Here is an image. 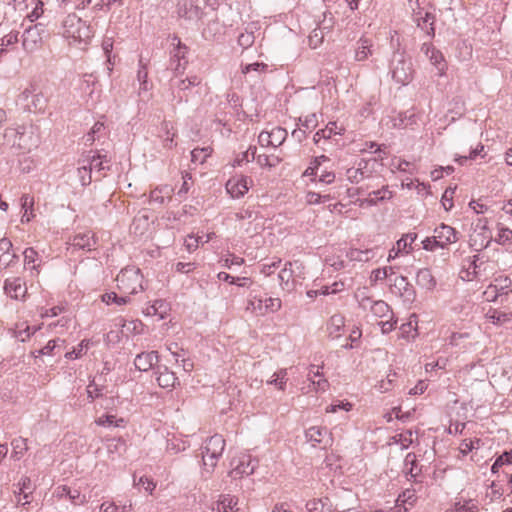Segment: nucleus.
Instances as JSON below:
<instances>
[{
	"label": "nucleus",
	"mask_w": 512,
	"mask_h": 512,
	"mask_svg": "<svg viewBox=\"0 0 512 512\" xmlns=\"http://www.w3.org/2000/svg\"><path fill=\"white\" fill-rule=\"evenodd\" d=\"M116 281L119 291L127 296L144 289L142 285L143 275L140 269L134 266L122 269L117 275Z\"/></svg>",
	"instance_id": "f257e3e1"
},
{
	"label": "nucleus",
	"mask_w": 512,
	"mask_h": 512,
	"mask_svg": "<svg viewBox=\"0 0 512 512\" xmlns=\"http://www.w3.org/2000/svg\"><path fill=\"white\" fill-rule=\"evenodd\" d=\"M63 36L80 42H86L93 36L91 27L76 14H69L62 23Z\"/></svg>",
	"instance_id": "f03ea898"
},
{
	"label": "nucleus",
	"mask_w": 512,
	"mask_h": 512,
	"mask_svg": "<svg viewBox=\"0 0 512 512\" xmlns=\"http://www.w3.org/2000/svg\"><path fill=\"white\" fill-rule=\"evenodd\" d=\"M390 73L396 83L403 86L408 85L414 76L412 60L404 53L394 54L390 64Z\"/></svg>",
	"instance_id": "7ed1b4c3"
},
{
	"label": "nucleus",
	"mask_w": 512,
	"mask_h": 512,
	"mask_svg": "<svg viewBox=\"0 0 512 512\" xmlns=\"http://www.w3.org/2000/svg\"><path fill=\"white\" fill-rule=\"evenodd\" d=\"M224 448L225 440L219 434H215L206 440L203 446L202 460L203 465L208 472L214 470L219 458L223 454Z\"/></svg>",
	"instance_id": "20e7f679"
},
{
	"label": "nucleus",
	"mask_w": 512,
	"mask_h": 512,
	"mask_svg": "<svg viewBox=\"0 0 512 512\" xmlns=\"http://www.w3.org/2000/svg\"><path fill=\"white\" fill-rule=\"evenodd\" d=\"M262 216L257 205H246L241 207L235 213V219L240 223V227L251 235L257 234L262 228Z\"/></svg>",
	"instance_id": "39448f33"
},
{
	"label": "nucleus",
	"mask_w": 512,
	"mask_h": 512,
	"mask_svg": "<svg viewBox=\"0 0 512 512\" xmlns=\"http://www.w3.org/2000/svg\"><path fill=\"white\" fill-rule=\"evenodd\" d=\"M4 137L12 146L21 150L30 151L37 146V140L33 137L32 131H28L26 126L7 128Z\"/></svg>",
	"instance_id": "423d86ee"
},
{
	"label": "nucleus",
	"mask_w": 512,
	"mask_h": 512,
	"mask_svg": "<svg viewBox=\"0 0 512 512\" xmlns=\"http://www.w3.org/2000/svg\"><path fill=\"white\" fill-rule=\"evenodd\" d=\"M17 103L28 112H42L47 100L42 93H35L33 86L24 89L17 98Z\"/></svg>",
	"instance_id": "0eeeda50"
},
{
	"label": "nucleus",
	"mask_w": 512,
	"mask_h": 512,
	"mask_svg": "<svg viewBox=\"0 0 512 512\" xmlns=\"http://www.w3.org/2000/svg\"><path fill=\"white\" fill-rule=\"evenodd\" d=\"M45 33L44 25L37 23L26 28L22 35L23 49L28 52H34L42 45L43 34Z\"/></svg>",
	"instance_id": "6e6552de"
},
{
	"label": "nucleus",
	"mask_w": 512,
	"mask_h": 512,
	"mask_svg": "<svg viewBox=\"0 0 512 512\" xmlns=\"http://www.w3.org/2000/svg\"><path fill=\"white\" fill-rule=\"evenodd\" d=\"M305 437L313 447L323 445V448L331 446L333 439L327 428L321 426H312L305 431Z\"/></svg>",
	"instance_id": "1a4fd4ad"
},
{
	"label": "nucleus",
	"mask_w": 512,
	"mask_h": 512,
	"mask_svg": "<svg viewBox=\"0 0 512 512\" xmlns=\"http://www.w3.org/2000/svg\"><path fill=\"white\" fill-rule=\"evenodd\" d=\"M231 465L234 467L229 474L233 479H238L253 474L257 466V461L252 460L249 455H244L237 460V463L233 460Z\"/></svg>",
	"instance_id": "9d476101"
},
{
	"label": "nucleus",
	"mask_w": 512,
	"mask_h": 512,
	"mask_svg": "<svg viewBox=\"0 0 512 512\" xmlns=\"http://www.w3.org/2000/svg\"><path fill=\"white\" fill-rule=\"evenodd\" d=\"M173 41H176V48L172 52L170 58V64L167 69L173 71L176 75L182 73L185 68L187 61L182 62L185 59V54L187 52V47L183 45L178 37H174Z\"/></svg>",
	"instance_id": "9b49d317"
},
{
	"label": "nucleus",
	"mask_w": 512,
	"mask_h": 512,
	"mask_svg": "<svg viewBox=\"0 0 512 512\" xmlns=\"http://www.w3.org/2000/svg\"><path fill=\"white\" fill-rule=\"evenodd\" d=\"M177 14L190 22H197L202 17V9L193 0H181L177 4Z\"/></svg>",
	"instance_id": "f8f14e48"
},
{
	"label": "nucleus",
	"mask_w": 512,
	"mask_h": 512,
	"mask_svg": "<svg viewBox=\"0 0 512 512\" xmlns=\"http://www.w3.org/2000/svg\"><path fill=\"white\" fill-rule=\"evenodd\" d=\"M423 489H424L423 486H420L419 490H417L416 487H411V488L405 489L398 496V499L396 501V505L394 508V512H407L408 507H406V505H408L409 507H412L418 499L417 494L425 493V491Z\"/></svg>",
	"instance_id": "ddd939ff"
},
{
	"label": "nucleus",
	"mask_w": 512,
	"mask_h": 512,
	"mask_svg": "<svg viewBox=\"0 0 512 512\" xmlns=\"http://www.w3.org/2000/svg\"><path fill=\"white\" fill-rule=\"evenodd\" d=\"M69 248L73 253L75 250L91 251L96 248V239L91 232H83L76 234L69 242Z\"/></svg>",
	"instance_id": "4468645a"
},
{
	"label": "nucleus",
	"mask_w": 512,
	"mask_h": 512,
	"mask_svg": "<svg viewBox=\"0 0 512 512\" xmlns=\"http://www.w3.org/2000/svg\"><path fill=\"white\" fill-rule=\"evenodd\" d=\"M391 290L394 294L403 297L405 301L412 302L415 299L414 288L404 276H396L393 279Z\"/></svg>",
	"instance_id": "2eb2a0df"
},
{
	"label": "nucleus",
	"mask_w": 512,
	"mask_h": 512,
	"mask_svg": "<svg viewBox=\"0 0 512 512\" xmlns=\"http://www.w3.org/2000/svg\"><path fill=\"white\" fill-rule=\"evenodd\" d=\"M4 290L8 296L16 300L23 299L27 293L26 284L20 277L6 279Z\"/></svg>",
	"instance_id": "dca6fc26"
},
{
	"label": "nucleus",
	"mask_w": 512,
	"mask_h": 512,
	"mask_svg": "<svg viewBox=\"0 0 512 512\" xmlns=\"http://www.w3.org/2000/svg\"><path fill=\"white\" fill-rule=\"evenodd\" d=\"M252 181L248 177H240V178H233L228 180L226 184L227 192L233 197V198H239L242 197L245 193L249 190V184Z\"/></svg>",
	"instance_id": "f3484780"
},
{
	"label": "nucleus",
	"mask_w": 512,
	"mask_h": 512,
	"mask_svg": "<svg viewBox=\"0 0 512 512\" xmlns=\"http://www.w3.org/2000/svg\"><path fill=\"white\" fill-rule=\"evenodd\" d=\"M434 235L438 241L440 248H445L447 245L457 241V232L451 226L441 224L434 230Z\"/></svg>",
	"instance_id": "a211bd4d"
},
{
	"label": "nucleus",
	"mask_w": 512,
	"mask_h": 512,
	"mask_svg": "<svg viewBox=\"0 0 512 512\" xmlns=\"http://www.w3.org/2000/svg\"><path fill=\"white\" fill-rule=\"evenodd\" d=\"M487 263L488 261H484L479 255H474L469 268L465 271L467 280L471 281L482 275H487Z\"/></svg>",
	"instance_id": "6ab92c4d"
},
{
	"label": "nucleus",
	"mask_w": 512,
	"mask_h": 512,
	"mask_svg": "<svg viewBox=\"0 0 512 512\" xmlns=\"http://www.w3.org/2000/svg\"><path fill=\"white\" fill-rule=\"evenodd\" d=\"M12 243L7 238L0 239V268H7L14 264L18 259V255L11 253Z\"/></svg>",
	"instance_id": "aec40b11"
},
{
	"label": "nucleus",
	"mask_w": 512,
	"mask_h": 512,
	"mask_svg": "<svg viewBox=\"0 0 512 512\" xmlns=\"http://www.w3.org/2000/svg\"><path fill=\"white\" fill-rule=\"evenodd\" d=\"M156 380L158 385L165 389H172L176 384H179L178 378L175 373L169 370L166 366H158L156 370Z\"/></svg>",
	"instance_id": "412c9836"
},
{
	"label": "nucleus",
	"mask_w": 512,
	"mask_h": 512,
	"mask_svg": "<svg viewBox=\"0 0 512 512\" xmlns=\"http://www.w3.org/2000/svg\"><path fill=\"white\" fill-rule=\"evenodd\" d=\"M158 362V352L139 353L134 360V365L139 371H148Z\"/></svg>",
	"instance_id": "4be33fe9"
},
{
	"label": "nucleus",
	"mask_w": 512,
	"mask_h": 512,
	"mask_svg": "<svg viewBox=\"0 0 512 512\" xmlns=\"http://www.w3.org/2000/svg\"><path fill=\"white\" fill-rule=\"evenodd\" d=\"M201 83V79L198 76L186 77L184 79H178L177 76L170 79V86L175 94V91H186L193 86H198ZM176 97V95H174Z\"/></svg>",
	"instance_id": "5701e85b"
},
{
	"label": "nucleus",
	"mask_w": 512,
	"mask_h": 512,
	"mask_svg": "<svg viewBox=\"0 0 512 512\" xmlns=\"http://www.w3.org/2000/svg\"><path fill=\"white\" fill-rule=\"evenodd\" d=\"M372 47V40L366 37H361L356 43L354 59L359 62L365 61L370 55H372Z\"/></svg>",
	"instance_id": "b1692460"
},
{
	"label": "nucleus",
	"mask_w": 512,
	"mask_h": 512,
	"mask_svg": "<svg viewBox=\"0 0 512 512\" xmlns=\"http://www.w3.org/2000/svg\"><path fill=\"white\" fill-rule=\"evenodd\" d=\"M344 128L338 126L336 122H329L325 128L318 130L313 137L315 144H318L321 139H330L333 135H342Z\"/></svg>",
	"instance_id": "393cba45"
},
{
	"label": "nucleus",
	"mask_w": 512,
	"mask_h": 512,
	"mask_svg": "<svg viewBox=\"0 0 512 512\" xmlns=\"http://www.w3.org/2000/svg\"><path fill=\"white\" fill-rule=\"evenodd\" d=\"M512 281L508 277H498L495 279L494 284H490L487 290L484 292V295H488L491 291L495 294L492 300H495L497 296L508 294V288L510 287Z\"/></svg>",
	"instance_id": "a878e982"
},
{
	"label": "nucleus",
	"mask_w": 512,
	"mask_h": 512,
	"mask_svg": "<svg viewBox=\"0 0 512 512\" xmlns=\"http://www.w3.org/2000/svg\"><path fill=\"white\" fill-rule=\"evenodd\" d=\"M416 283L423 289L433 290L436 286V279L430 269L422 268L416 274Z\"/></svg>",
	"instance_id": "bb28decb"
},
{
	"label": "nucleus",
	"mask_w": 512,
	"mask_h": 512,
	"mask_svg": "<svg viewBox=\"0 0 512 512\" xmlns=\"http://www.w3.org/2000/svg\"><path fill=\"white\" fill-rule=\"evenodd\" d=\"M345 319L341 314H334L330 317L327 323V331L329 337L337 339L341 336V331L344 328Z\"/></svg>",
	"instance_id": "cd10ccee"
},
{
	"label": "nucleus",
	"mask_w": 512,
	"mask_h": 512,
	"mask_svg": "<svg viewBox=\"0 0 512 512\" xmlns=\"http://www.w3.org/2000/svg\"><path fill=\"white\" fill-rule=\"evenodd\" d=\"M296 270L291 268V266H284L283 269L278 274V278L280 281V286L283 290L291 291L295 285L294 274Z\"/></svg>",
	"instance_id": "c85d7f7f"
},
{
	"label": "nucleus",
	"mask_w": 512,
	"mask_h": 512,
	"mask_svg": "<svg viewBox=\"0 0 512 512\" xmlns=\"http://www.w3.org/2000/svg\"><path fill=\"white\" fill-rule=\"evenodd\" d=\"M404 472L408 480L417 479L421 474V468L418 467L416 455L408 453L404 460Z\"/></svg>",
	"instance_id": "c756f323"
},
{
	"label": "nucleus",
	"mask_w": 512,
	"mask_h": 512,
	"mask_svg": "<svg viewBox=\"0 0 512 512\" xmlns=\"http://www.w3.org/2000/svg\"><path fill=\"white\" fill-rule=\"evenodd\" d=\"M479 503L474 499L457 498L450 512H478Z\"/></svg>",
	"instance_id": "7c9ffc66"
},
{
	"label": "nucleus",
	"mask_w": 512,
	"mask_h": 512,
	"mask_svg": "<svg viewBox=\"0 0 512 512\" xmlns=\"http://www.w3.org/2000/svg\"><path fill=\"white\" fill-rule=\"evenodd\" d=\"M83 162H86L90 168H92V172L95 171L96 173L109 170V163L110 160L107 158L106 155H92L88 156L86 160Z\"/></svg>",
	"instance_id": "2f4dec72"
},
{
	"label": "nucleus",
	"mask_w": 512,
	"mask_h": 512,
	"mask_svg": "<svg viewBox=\"0 0 512 512\" xmlns=\"http://www.w3.org/2000/svg\"><path fill=\"white\" fill-rule=\"evenodd\" d=\"M246 310L259 316L266 314V308L264 305V299L259 297L257 294L250 293Z\"/></svg>",
	"instance_id": "473e14b6"
},
{
	"label": "nucleus",
	"mask_w": 512,
	"mask_h": 512,
	"mask_svg": "<svg viewBox=\"0 0 512 512\" xmlns=\"http://www.w3.org/2000/svg\"><path fill=\"white\" fill-rule=\"evenodd\" d=\"M172 193L173 188L168 185L158 187L150 192V202L163 205L165 199L171 198Z\"/></svg>",
	"instance_id": "72a5a7b5"
},
{
	"label": "nucleus",
	"mask_w": 512,
	"mask_h": 512,
	"mask_svg": "<svg viewBox=\"0 0 512 512\" xmlns=\"http://www.w3.org/2000/svg\"><path fill=\"white\" fill-rule=\"evenodd\" d=\"M374 256H375V252L373 249L360 250V249H356V248H351L346 253V257L350 261H357V262H368Z\"/></svg>",
	"instance_id": "f704fd0d"
},
{
	"label": "nucleus",
	"mask_w": 512,
	"mask_h": 512,
	"mask_svg": "<svg viewBox=\"0 0 512 512\" xmlns=\"http://www.w3.org/2000/svg\"><path fill=\"white\" fill-rule=\"evenodd\" d=\"M238 504V499L235 496L221 495L220 499L217 501V511L218 512H234L237 511L236 508Z\"/></svg>",
	"instance_id": "c9c22d12"
},
{
	"label": "nucleus",
	"mask_w": 512,
	"mask_h": 512,
	"mask_svg": "<svg viewBox=\"0 0 512 512\" xmlns=\"http://www.w3.org/2000/svg\"><path fill=\"white\" fill-rule=\"evenodd\" d=\"M421 50L430 59L431 63L438 67L439 70H443V67H439L444 61L442 53L433 47L431 44L424 43Z\"/></svg>",
	"instance_id": "e433bc0d"
},
{
	"label": "nucleus",
	"mask_w": 512,
	"mask_h": 512,
	"mask_svg": "<svg viewBox=\"0 0 512 512\" xmlns=\"http://www.w3.org/2000/svg\"><path fill=\"white\" fill-rule=\"evenodd\" d=\"M306 509L308 512H333L328 498L309 500L306 503Z\"/></svg>",
	"instance_id": "4c0bfd02"
},
{
	"label": "nucleus",
	"mask_w": 512,
	"mask_h": 512,
	"mask_svg": "<svg viewBox=\"0 0 512 512\" xmlns=\"http://www.w3.org/2000/svg\"><path fill=\"white\" fill-rule=\"evenodd\" d=\"M168 311V305L163 300H156L152 305L148 306L145 310L147 316L158 315L159 319H164Z\"/></svg>",
	"instance_id": "58836bf2"
},
{
	"label": "nucleus",
	"mask_w": 512,
	"mask_h": 512,
	"mask_svg": "<svg viewBox=\"0 0 512 512\" xmlns=\"http://www.w3.org/2000/svg\"><path fill=\"white\" fill-rule=\"evenodd\" d=\"M11 446L13 449L11 458L19 460L28 449L27 439L22 437L15 438L12 440Z\"/></svg>",
	"instance_id": "ea45409f"
},
{
	"label": "nucleus",
	"mask_w": 512,
	"mask_h": 512,
	"mask_svg": "<svg viewBox=\"0 0 512 512\" xmlns=\"http://www.w3.org/2000/svg\"><path fill=\"white\" fill-rule=\"evenodd\" d=\"M366 167L365 161H360L357 168H349L346 171L347 179L351 183H359L365 178V174L363 169Z\"/></svg>",
	"instance_id": "a19ab883"
},
{
	"label": "nucleus",
	"mask_w": 512,
	"mask_h": 512,
	"mask_svg": "<svg viewBox=\"0 0 512 512\" xmlns=\"http://www.w3.org/2000/svg\"><path fill=\"white\" fill-rule=\"evenodd\" d=\"M370 311L373 313L374 316L379 318L387 317L388 315L393 313L390 306L382 300H377L373 304H371Z\"/></svg>",
	"instance_id": "79ce46f5"
},
{
	"label": "nucleus",
	"mask_w": 512,
	"mask_h": 512,
	"mask_svg": "<svg viewBox=\"0 0 512 512\" xmlns=\"http://www.w3.org/2000/svg\"><path fill=\"white\" fill-rule=\"evenodd\" d=\"M101 299L107 305L116 304L118 306L126 305L130 301V297L126 294L118 296L115 292L105 293L101 296Z\"/></svg>",
	"instance_id": "37998d69"
},
{
	"label": "nucleus",
	"mask_w": 512,
	"mask_h": 512,
	"mask_svg": "<svg viewBox=\"0 0 512 512\" xmlns=\"http://www.w3.org/2000/svg\"><path fill=\"white\" fill-rule=\"evenodd\" d=\"M24 263L26 266H29L31 270H35L36 273H39L38 267L40 266V263H36L38 261V253L37 251L32 248H26L24 251Z\"/></svg>",
	"instance_id": "c03bdc74"
},
{
	"label": "nucleus",
	"mask_w": 512,
	"mask_h": 512,
	"mask_svg": "<svg viewBox=\"0 0 512 512\" xmlns=\"http://www.w3.org/2000/svg\"><path fill=\"white\" fill-rule=\"evenodd\" d=\"M269 132V137L271 141L273 142L272 147L276 148L279 147L284 143V141L287 138V131L282 127H274Z\"/></svg>",
	"instance_id": "a18cd8bd"
},
{
	"label": "nucleus",
	"mask_w": 512,
	"mask_h": 512,
	"mask_svg": "<svg viewBox=\"0 0 512 512\" xmlns=\"http://www.w3.org/2000/svg\"><path fill=\"white\" fill-rule=\"evenodd\" d=\"M137 79L140 83L141 90H148V69L147 63L144 62L143 58L139 59V69L137 72Z\"/></svg>",
	"instance_id": "49530a36"
},
{
	"label": "nucleus",
	"mask_w": 512,
	"mask_h": 512,
	"mask_svg": "<svg viewBox=\"0 0 512 512\" xmlns=\"http://www.w3.org/2000/svg\"><path fill=\"white\" fill-rule=\"evenodd\" d=\"M95 422L99 426L120 427L124 424V419L123 418L117 419L116 416H114V415L106 414V415L99 417Z\"/></svg>",
	"instance_id": "de8ad7c7"
},
{
	"label": "nucleus",
	"mask_w": 512,
	"mask_h": 512,
	"mask_svg": "<svg viewBox=\"0 0 512 512\" xmlns=\"http://www.w3.org/2000/svg\"><path fill=\"white\" fill-rule=\"evenodd\" d=\"M329 161V158L325 155H321L315 157L313 161H311L309 167L305 170L306 176H318V172L320 171V166L322 162Z\"/></svg>",
	"instance_id": "09e8293b"
},
{
	"label": "nucleus",
	"mask_w": 512,
	"mask_h": 512,
	"mask_svg": "<svg viewBox=\"0 0 512 512\" xmlns=\"http://www.w3.org/2000/svg\"><path fill=\"white\" fill-rule=\"evenodd\" d=\"M495 241L500 245L511 244L512 243V230L507 227H503V226L499 225L498 226V234L495 238Z\"/></svg>",
	"instance_id": "8fccbe9b"
},
{
	"label": "nucleus",
	"mask_w": 512,
	"mask_h": 512,
	"mask_svg": "<svg viewBox=\"0 0 512 512\" xmlns=\"http://www.w3.org/2000/svg\"><path fill=\"white\" fill-rule=\"evenodd\" d=\"M397 373L389 372L386 376V379L381 380L377 384V388L381 393H385L391 390L394 387V382L396 381Z\"/></svg>",
	"instance_id": "3c124183"
},
{
	"label": "nucleus",
	"mask_w": 512,
	"mask_h": 512,
	"mask_svg": "<svg viewBox=\"0 0 512 512\" xmlns=\"http://www.w3.org/2000/svg\"><path fill=\"white\" fill-rule=\"evenodd\" d=\"M89 345V340H82L81 343L76 348H74L72 351L67 352L65 354V357L70 360L80 358L82 355L85 354V352L89 348Z\"/></svg>",
	"instance_id": "603ef678"
},
{
	"label": "nucleus",
	"mask_w": 512,
	"mask_h": 512,
	"mask_svg": "<svg viewBox=\"0 0 512 512\" xmlns=\"http://www.w3.org/2000/svg\"><path fill=\"white\" fill-rule=\"evenodd\" d=\"M78 177L83 186H87L92 181V168L88 164H83L77 169Z\"/></svg>",
	"instance_id": "864d4df0"
},
{
	"label": "nucleus",
	"mask_w": 512,
	"mask_h": 512,
	"mask_svg": "<svg viewBox=\"0 0 512 512\" xmlns=\"http://www.w3.org/2000/svg\"><path fill=\"white\" fill-rule=\"evenodd\" d=\"M434 20L435 16L432 13L426 12L424 17L417 19V26L421 29H425V26L427 23L430 24L429 30H427V34L429 36H434L435 29H434Z\"/></svg>",
	"instance_id": "5fc2aeb1"
},
{
	"label": "nucleus",
	"mask_w": 512,
	"mask_h": 512,
	"mask_svg": "<svg viewBox=\"0 0 512 512\" xmlns=\"http://www.w3.org/2000/svg\"><path fill=\"white\" fill-rule=\"evenodd\" d=\"M287 370L281 369L274 373L273 379L268 381V384L275 385L279 390H284L287 382Z\"/></svg>",
	"instance_id": "6e6d98bb"
},
{
	"label": "nucleus",
	"mask_w": 512,
	"mask_h": 512,
	"mask_svg": "<svg viewBox=\"0 0 512 512\" xmlns=\"http://www.w3.org/2000/svg\"><path fill=\"white\" fill-rule=\"evenodd\" d=\"M64 342V340L59 338L50 340L43 348L39 349L37 352L39 355H52L56 348L59 350L61 349Z\"/></svg>",
	"instance_id": "4d7b16f0"
},
{
	"label": "nucleus",
	"mask_w": 512,
	"mask_h": 512,
	"mask_svg": "<svg viewBox=\"0 0 512 512\" xmlns=\"http://www.w3.org/2000/svg\"><path fill=\"white\" fill-rule=\"evenodd\" d=\"M18 42V32L11 31L0 39V55L6 52L7 47Z\"/></svg>",
	"instance_id": "13d9d810"
},
{
	"label": "nucleus",
	"mask_w": 512,
	"mask_h": 512,
	"mask_svg": "<svg viewBox=\"0 0 512 512\" xmlns=\"http://www.w3.org/2000/svg\"><path fill=\"white\" fill-rule=\"evenodd\" d=\"M299 121L304 130L308 132L313 131L318 125V119L315 113L305 116L304 119L299 118Z\"/></svg>",
	"instance_id": "bf43d9fd"
},
{
	"label": "nucleus",
	"mask_w": 512,
	"mask_h": 512,
	"mask_svg": "<svg viewBox=\"0 0 512 512\" xmlns=\"http://www.w3.org/2000/svg\"><path fill=\"white\" fill-rule=\"evenodd\" d=\"M487 317L491 320L494 324H500L507 321L512 320L511 314H506L502 312H498L497 310H492L487 314Z\"/></svg>",
	"instance_id": "052dcab7"
},
{
	"label": "nucleus",
	"mask_w": 512,
	"mask_h": 512,
	"mask_svg": "<svg viewBox=\"0 0 512 512\" xmlns=\"http://www.w3.org/2000/svg\"><path fill=\"white\" fill-rule=\"evenodd\" d=\"M417 239L416 233H408L396 242L397 252L405 250Z\"/></svg>",
	"instance_id": "680f3d73"
},
{
	"label": "nucleus",
	"mask_w": 512,
	"mask_h": 512,
	"mask_svg": "<svg viewBox=\"0 0 512 512\" xmlns=\"http://www.w3.org/2000/svg\"><path fill=\"white\" fill-rule=\"evenodd\" d=\"M210 155V148H195L191 151V161L203 163Z\"/></svg>",
	"instance_id": "e2e57ef3"
},
{
	"label": "nucleus",
	"mask_w": 512,
	"mask_h": 512,
	"mask_svg": "<svg viewBox=\"0 0 512 512\" xmlns=\"http://www.w3.org/2000/svg\"><path fill=\"white\" fill-rule=\"evenodd\" d=\"M255 36L252 31H245L238 37V44L243 48L247 49L253 45Z\"/></svg>",
	"instance_id": "0e129e2a"
},
{
	"label": "nucleus",
	"mask_w": 512,
	"mask_h": 512,
	"mask_svg": "<svg viewBox=\"0 0 512 512\" xmlns=\"http://www.w3.org/2000/svg\"><path fill=\"white\" fill-rule=\"evenodd\" d=\"M330 199L331 196L329 194L321 195L316 192H308L306 195V201L310 205L324 203L326 201H329Z\"/></svg>",
	"instance_id": "69168bd1"
},
{
	"label": "nucleus",
	"mask_w": 512,
	"mask_h": 512,
	"mask_svg": "<svg viewBox=\"0 0 512 512\" xmlns=\"http://www.w3.org/2000/svg\"><path fill=\"white\" fill-rule=\"evenodd\" d=\"M267 68V64L256 62L242 66V73L245 75L250 74L251 72L264 73L266 72Z\"/></svg>",
	"instance_id": "338daca9"
},
{
	"label": "nucleus",
	"mask_w": 512,
	"mask_h": 512,
	"mask_svg": "<svg viewBox=\"0 0 512 512\" xmlns=\"http://www.w3.org/2000/svg\"><path fill=\"white\" fill-rule=\"evenodd\" d=\"M126 506H118L115 503L104 502L100 506V512H126Z\"/></svg>",
	"instance_id": "774afa93"
}]
</instances>
